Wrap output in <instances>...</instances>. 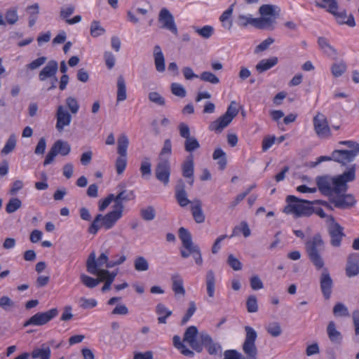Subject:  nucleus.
Segmentation results:
<instances>
[{
  "mask_svg": "<svg viewBox=\"0 0 359 359\" xmlns=\"http://www.w3.org/2000/svg\"><path fill=\"white\" fill-rule=\"evenodd\" d=\"M183 342L187 343L197 353H201L205 348L211 355H216L222 350L221 345L213 341L206 332H198L194 325L188 327L183 337Z\"/></svg>",
  "mask_w": 359,
  "mask_h": 359,
  "instance_id": "obj_1",
  "label": "nucleus"
},
{
  "mask_svg": "<svg viewBox=\"0 0 359 359\" xmlns=\"http://www.w3.org/2000/svg\"><path fill=\"white\" fill-rule=\"evenodd\" d=\"M245 338L242 345L244 355L236 350L231 349L224 351L223 359H258V349L255 344L257 333L250 326H245Z\"/></svg>",
  "mask_w": 359,
  "mask_h": 359,
  "instance_id": "obj_2",
  "label": "nucleus"
},
{
  "mask_svg": "<svg viewBox=\"0 0 359 359\" xmlns=\"http://www.w3.org/2000/svg\"><path fill=\"white\" fill-rule=\"evenodd\" d=\"M339 145H344L348 147V149H335L331 156H321L318 158L317 163L323 161H333L339 163L343 165L354 161L355 157L359 155V143L353 140L340 141L338 143Z\"/></svg>",
  "mask_w": 359,
  "mask_h": 359,
  "instance_id": "obj_3",
  "label": "nucleus"
},
{
  "mask_svg": "<svg viewBox=\"0 0 359 359\" xmlns=\"http://www.w3.org/2000/svg\"><path fill=\"white\" fill-rule=\"evenodd\" d=\"M308 257L317 270L323 269L325 262L322 253L325 250V242L320 233H316L305 243Z\"/></svg>",
  "mask_w": 359,
  "mask_h": 359,
  "instance_id": "obj_4",
  "label": "nucleus"
},
{
  "mask_svg": "<svg viewBox=\"0 0 359 359\" xmlns=\"http://www.w3.org/2000/svg\"><path fill=\"white\" fill-rule=\"evenodd\" d=\"M179 238L182 241V246L185 250H181L180 254L183 258H187L192 255L197 265L203 264V258L198 245L192 241L190 232L184 227L179 229Z\"/></svg>",
  "mask_w": 359,
  "mask_h": 359,
  "instance_id": "obj_5",
  "label": "nucleus"
},
{
  "mask_svg": "<svg viewBox=\"0 0 359 359\" xmlns=\"http://www.w3.org/2000/svg\"><path fill=\"white\" fill-rule=\"evenodd\" d=\"M286 202L288 203L283 212L286 214L293 213L297 217H309L313 213L312 201L299 199L294 196H287Z\"/></svg>",
  "mask_w": 359,
  "mask_h": 359,
  "instance_id": "obj_6",
  "label": "nucleus"
},
{
  "mask_svg": "<svg viewBox=\"0 0 359 359\" xmlns=\"http://www.w3.org/2000/svg\"><path fill=\"white\" fill-rule=\"evenodd\" d=\"M236 25L241 28L251 25L259 29L273 30L275 19L272 18H253L250 13H239L236 18Z\"/></svg>",
  "mask_w": 359,
  "mask_h": 359,
  "instance_id": "obj_7",
  "label": "nucleus"
},
{
  "mask_svg": "<svg viewBox=\"0 0 359 359\" xmlns=\"http://www.w3.org/2000/svg\"><path fill=\"white\" fill-rule=\"evenodd\" d=\"M238 114L237 104L235 101H231L226 111L217 120L211 122L208 126V129L217 133H222L224 128L229 126Z\"/></svg>",
  "mask_w": 359,
  "mask_h": 359,
  "instance_id": "obj_8",
  "label": "nucleus"
},
{
  "mask_svg": "<svg viewBox=\"0 0 359 359\" xmlns=\"http://www.w3.org/2000/svg\"><path fill=\"white\" fill-rule=\"evenodd\" d=\"M109 262L107 253L102 252L96 259V254L93 251L90 253L86 260V270L89 273L97 276L103 270L102 267L106 266L107 268Z\"/></svg>",
  "mask_w": 359,
  "mask_h": 359,
  "instance_id": "obj_9",
  "label": "nucleus"
},
{
  "mask_svg": "<svg viewBox=\"0 0 359 359\" xmlns=\"http://www.w3.org/2000/svg\"><path fill=\"white\" fill-rule=\"evenodd\" d=\"M356 166L351 165L345 172L334 177L335 194L346 193L348 189V183L355 180Z\"/></svg>",
  "mask_w": 359,
  "mask_h": 359,
  "instance_id": "obj_10",
  "label": "nucleus"
},
{
  "mask_svg": "<svg viewBox=\"0 0 359 359\" xmlns=\"http://www.w3.org/2000/svg\"><path fill=\"white\" fill-rule=\"evenodd\" d=\"M57 315L58 310L55 308L51 309L45 312H38L26 320L23 324V327H26L28 326L44 325Z\"/></svg>",
  "mask_w": 359,
  "mask_h": 359,
  "instance_id": "obj_11",
  "label": "nucleus"
},
{
  "mask_svg": "<svg viewBox=\"0 0 359 359\" xmlns=\"http://www.w3.org/2000/svg\"><path fill=\"white\" fill-rule=\"evenodd\" d=\"M71 151V147L69 144L67 142L62 141L61 140H58L52 146L50 151L47 154L46 158L43 161V165H47L53 163L55 159V157L57 154H60L62 156H66L69 154Z\"/></svg>",
  "mask_w": 359,
  "mask_h": 359,
  "instance_id": "obj_12",
  "label": "nucleus"
},
{
  "mask_svg": "<svg viewBox=\"0 0 359 359\" xmlns=\"http://www.w3.org/2000/svg\"><path fill=\"white\" fill-rule=\"evenodd\" d=\"M329 219L331 224L327 227V231L330 237V244L333 247L338 248L346 236L344 233V227L335 221L333 216H330Z\"/></svg>",
  "mask_w": 359,
  "mask_h": 359,
  "instance_id": "obj_13",
  "label": "nucleus"
},
{
  "mask_svg": "<svg viewBox=\"0 0 359 359\" xmlns=\"http://www.w3.org/2000/svg\"><path fill=\"white\" fill-rule=\"evenodd\" d=\"M171 172L170 164L168 158H159L155 168L156 179L164 185L169 183Z\"/></svg>",
  "mask_w": 359,
  "mask_h": 359,
  "instance_id": "obj_14",
  "label": "nucleus"
},
{
  "mask_svg": "<svg viewBox=\"0 0 359 359\" xmlns=\"http://www.w3.org/2000/svg\"><path fill=\"white\" fill-rule=\"evenodd\" d=\"M330 198V203L339 209H349L356 204V200L351 194H334Z\"/></svg>",
  "mask_w": 359,
  "mask_h": 359,
  "instance_id": "obj_15",
  "label": "nucleus"
},
{
  "mask_svg": "<svg viewBox=\"0 0 359 359\" xmlns=\"http://www.w3.org/2000/svg\"><path fill=\"white\" fill-rule=\"evenodd\" d=\"M313 127L319 137L326 138L331 135V130L327 118L320 112H318L313 118Z\"/></svg>",
  "mask_w": 359,
  "mask_h": 359,
  "instance_id": "obj_16",
  "label": "nucleus"
},
{
  "mask_svg": "<svg viewBox=\"0 0 359 359\" xmlns=\"http://www.w3.org/2000/svg\"><path fill=\"white\" fill-rule=\"evenodd\" d=\"M316 182L318 189L323 195L330 198L335 194L334 177L318 176L316 177Z\"/></svg>",
  "mask_w": 359,
  "mask_h": 359,
  "instance_id": "obj_17",
  "label": "nucleus"
},
{
  "mask_svg": "<svg viewBox=\"0 0 359 359\" xmlns=\"http://www.w3.org/2000/svg\"><path fill=\"white\" fill-rule=\"evenodd\" d=\"M158 21L162 24L161 28L170 31L175 35L177 34V28L175 23L174 18L167 8H164L160 11Z\"/></svg>",
  "mask_w": 359,
  "mask_h": 359,
  "instance_id": "obj_18",
  "label": "nucleus"
},
{
  "mask_svg": "<svg viewBox=\"0 0 359 359\" xmlns=\"http://www.w3.org/2000/svg\"><path fill=\"white\" fill-rule=\"evenodd\" d=\"M323 271L320 277V285L323 295L325 299L331 297L333 287V281L327 269L323 267Z\"/></svg>",
  "mask_w": 359,
  "mask_h": 359,
  "instance_id": "obj_19",
  "label": "nucleus"
},
{
  "mask_svg": "<svg viewBox=\"0 0 359 359\" xmlns=\"http://www.w3.org/2000/svg\"><path fill=\"white\" fill-rule=\"evenodd\" d=\"M345 271L346 276L348 278L359 274V253L352 252L348 255Z\"/></svg>",
  "mask_w": 359,
  "mask_h": 359,
  "instance_id": "obj_20",
  "label": "nucleus"
},
{
  "mask_svg": "<svg viewBox=\"0 0 359 359\" xmlns=\"http://www.w3.org/2000/svg\"><path fill=\"white\" fill-rule=\"evenodd\" d=\"M56 129L62 132L65 126H69L72 121L71 114L65 109L62 105L57 107L56 113Z\"/></svg>",
  "mask_w": 359,
  "mask_h": 359,
  "instance_id": "obj_21",
  "label": "nucleus"
},
{
  "mask_svg": "<svg viewBox=\"0 0 359 359\" xmlns=\"http://www.w3.org/2000/svg\"><path fill=\"white\" fill-rule=\"evenodd\" d=\"M175 191L176 200L181 207H185L189 203L191 204L192 201H189L187 198V193L185 190V184L183 180L180 179L177 180Z\"/></svg>",
  "mask_w": 359,
  "mask_h": 359,
  "instance_id": "obj_22",
  "label": "nucleus"
},
{
  "mask_svg": "<svg viewBox=\"0 0 359 359\" xmlns=\"http://www.w3.org/2000/svg\"><path fill=\"white\" fill-rule=\"evenodd\" d=\"M58 70V63L55 60H49L39 73V79L41 81L48 80L50 76L56 75Z\"/></svg>",
  "mask_w": 359,
  "mask_h": 359,
  "instance_id": "obj_23",
  "label": "nucleus"
},
{
  "mask_svg": "<svg viewBox=\"0 0 359 359\" xmlns=\"http://www.w3.org/2000/svg\"><path fill=\"white\" fill-rule=\"evenodd\" d=\"M194 157L191 154H190L189 156H187V159L183 162L182 165V176L188 180L187 182L190 186H192L194 184Z\"/></svg>",
  "mask_w": 359,
  "mask_h": 359,
  "instance_id": "obj_24",
  "label": "nucleus"
},
{
  "mask_svg": "<svg viewBox=\"0 0 359 359\" xmlns=\"http://www.w3.org/2000/svg\"><path fill=\"white\" fill-rule=\"evenodd\" d=\"M123 212L116 208H114V210L105 215H102V226L106 229L109 230L111 229L116 222L122 217Z\"/></svg>",
  "mask_w": 359,
  "mask_h": 359,
  "instance_id": "obj_25",
  "label": "nucleus"
},
{
  "mask_svg": "<svg viewBox=\"0 0 359 359\" xmlns=\"http://www.w3.org/2000/svg\"><path fill=\"white\" fill-rule=\"evenodd\" d=\"M191 211L194 219L196 223L201 224L204 222L205 217L202 210V202L199 199H194L191 205Z\"/></svg>",
  "mask_w": 359,
  "mask_h": 359,
  "instance_id": "obj_26",
  "label": "nucleus"
},
{
  "mask_svg": "<svg viewBox=\"0 0 359 359\" xmlns=\"http://www.w3.org/2000/svg\"><path fill=\"white\" fill-rule=\"evenodd\" d=\"M323 4L316 2V6L318 8H326L327 11L336 16L337 18H342L343 13L337 12L338 4L336 0H322Z\"/></svg>",
  "mask_w": 359,
  "mask_h": 359,
  "instance_id": "obj_27",
  "label": "nucleus"
},
{
  "mask_svg": "<svg viewBox=\"0 0 359 359\" xmlns=\"http://www.w3.org/2000/svg\"><path fill=\"white\" fill-rule=\"evenodd\" d=\"M172 290L175 295L184 297L185 295V289L184 287V281L180 274L175 273L171 276Z\"/></svg>",
  "mask_w": 359,
  "mask_h": 359,
  "instance_id": "obj_28",
  "label": "nucleus"
},
{
  "mask_svg": "<svg viewBox=\"0 0 359 359\" xmlns=\"http://www.w3.org/2000/svg\"><path fill=\"white\" fill-rule=\"evenodd\" d=\"M278 62L277 57H271L268 59L261 60L255 66V69L259 74L270 69L273 67L277 65Z\"/></svg>",
  "mask_w": 359,
  "mask_h": 359,
  "instance_id": "obj_29",
  "label": "nucleus"
},
{
  "mask_svg": "<svg viewBox=\"0 0 359 359\" xmlns=\"http://www.w3.org/2000/svg\"><path fill=\"white\" fill-rule=\"evenodd\" d=\"M127 98L126 81L122 75L117 79V95L116 102H123Z\"/></svg>",
  "mask_w": 359,
  "mask_h": 359,
  "instance_id": "obj_30",
  "label": "nucleus"
},
{
  "mask_svg": "<svg viewBox=\"0 0 359 359\" xmlns=\"http://www.w3.org/2000/svg\"><path fill=\"white\" fill-rule=\"evenodd\" d=\"M133 198V194L131 192L129 194L126 193V190L121 191L116 196H114V208H116L123 212V201H130Z\"/></svg>",
  "mask_w": 359,
  "mask_h": 359,
  "instance_id": "obj_31",
  "label": "nucleus"
},
{
  "mask_svg": "<svg viewBox=\"0 0 359 359\" xmlns=\"http://www.w3.org/2000/svg\"><path fill=\"white\" fill-rule=\"evenodd\" d=\"M172 341L174 346L178 349L182 355L189 358H193L194 356V352L184 345L178 335L174 336Z\"/></svg>",
  "mask_w": 359,
  "mask_h": 359,
  "instance_id": "obj_32",
  "label": "nucleus"
},
{
  "mask_svg": "<svg viewBox=\"0 0 359 359\" xmlns=\"http://www.w3.org/2000/svg\"><path fill=\"white\" fill-rule=\"evenodd\" d=\"M205 283L208 296L213 297L215 289V276L212 270L208 271L205 276Z\"/></svg>",
  "mask_w": 359,
  "mask_h": 359,
  "instance_id": "obj_33",
  "label": "nucleus"
},
{
  "mask_svg": "<svg viewBox=\"0 0 359 359\" xmlns=\"http://www.w3.org/2000/svg\"><path fill=\"white\" fill-rule=\"evenodd\" d=\"M156 313L160 316L158 318V322L160 324H165L167 318L172 315V311L163 304L159 303L156 306Z\"/></svg>",
  "mask_w": 359,
  "mask_h": 359,
  "instance_id": "obj_34",
  "label": "nucleus"
},
{
  "mask_svg": "<svg viewBox=\"0 0 359 359\" xmlns=\"http://www.w3.org/2000/svg\"><path fill=\"white\" fill-rule=\"evenodd\" d=\"M318 43L320 49L329 57H334L337 55V50L328 43V41L325 37H319Z\"/></svg>",
  "mask_w": 359,
  "mask_h": 359,
  "instance_id": "obj_35",
  "label": "nucleus"
},
{
  "mask_svg": "<svg viewBox=\"0 0 359 359\" xmlns=\"http://www.w3.org/2000/svg\"><path fill=\"white\" fill-rule=\"evenodd\" d=\"M212 158L218 161L217 164L221 170L225 169L227 164V160L226 153L221 148H217L215 149L212 154Z\"/></svg>",
  "mask_w": 359,
  "mask_h": 359,
  "instance_id": "obj_36",
  "label": "nucleus"
},
{
  "mask_svg": "<svg viewBox=\"0 0 359 359\" xmlns=\"http://www.w3.org/2000/svg\"><path fill=\"white\" fill-rule=\"evenodd\" d=\"M81 282L88 288H94L99 283L103 282V278H101L100 276H97V278L90 277L86 274L82 273L80 276Z\"/></svg>",
  "mask_w": 359,
  "mask_h": 359,
  "instance_id": "obj_37",
  "label": "nucleus"
},
{
  "mask_svg": "<svg viewBox=\"0 0 359 359\" xmlns=\"http://www.w3.org/2000/svg\"><path fill=\"white\" fill-rule=\"evenodd\" d=\"M327 332L329 339L332 342H339L341 339V333L337 330L336 325L334 321H330L327 327Z\"/></svg>",
  "mask_w": 359,
  "mask_h": 359,
  "instance_id": "obj_38",
  "label": "nucleus"
},
{
  "mask_svg": "<svg viewBox=\"0 0 359 359\" xmlns=\"http://www.w3.org/2000/svg\"><path fill=\"white\" fill-rule=\"evenodd\" d=\"M117 152L120 156H127V149L129 144V140L126 135H121L117 141Z\"/></svg>",
  "mask_w": 359,
  "mask_h": 359,
  "instance_id": "obj_39",
  "label": "nucleus"
},
{
  "mask_svg": "<svg viewBox=\"0 0 359 359\" xmlns=\"http://www.w3.org/2000/svg\"><path fill=\"white\" fill-rule=\"evenodd\" d=\"M240 233H242L245 237H248L250 235L251 231L246 222H241L238 226H235L232 234L229 237L232 238Z\"/></svg>",
  "mask_w": 359,
  "mask_h": 359,
  "instance_id": "obj_40",
  "label": "nucleus"
},
{
  "mask_svg": "<svg viewBox=\"0 0 359 359\" xmlns=\"http://www.w3.org/2000/svg\"><path fill=\"white\" fill-rule=\"evenodd\" d=\"M17 139L15 134H11L7 140L4 148L1 150V154L7 155L12 152L16 147Z\"/></svg>",
  "mask_w": 359,
  "mask_h": 359,
  "instance_id": "obj_41",
  "label": "nucleus"
},
{
  "mask_svg": "<svg viewBox=\"0 0 359 359\" xmlns=\"http://www.w3.org/2000/svg\"><path fill=\"white\" fill-rule=\"evenodd\" d=\"M50 349L49 347L35 348L32 351L31 355L34 359L40 358L41 359H50Z\"/></svg>",
  "mask_w": 359,
  "mask_h": 359,
  "instance_id": "obj_42",
  "label": "nucleus"
},
{
  "mask_svg": "<svg viewBox=\"0 0 359 359\" xmlns=\"http://www.w3.org/2000/svg\"><path fill=\"white\" fill-rule=\"evenodd\" d=\"M149 262L142 256L137 257L134 260V267L137 271H146L149 269Z\"/></svg>",
  "mask_w": 359,
  "mask_h": 359,
  "instance_id": "obj_43",
  "label": "nucleus"
},
{
  "mask_svg": "<svg viewBox=\"0 0 359 359\" xmlns=\"http://www.w3.org/2000/svg\"><path fill=\"white\" fill-rule=\"evenodd\" d=\"M90 35L93 37H98L105 33V29L100 25L97 20H93L90 24Z\"/></svg>",
  "mask_w": 359,
  "mask_h": 359,
  "instance_id": "obj_44",
  "label": "nucleus"
},
{
  "mask_svg": "<svg viewBox=\"0 0 359 359\" xmlns=\"http://www.w3.org/2000/svg\"><path fill=\"white\" fill-rule=\"evenodd\" d=\"M102 222V215L98 214L95 217L94 220L88 229V231L90 234L95 235L101 227Z\"/></svg>",
  "mask_w": 359,
  "mask_h": 359,
  "instance_id": "obj_45",
  "label": "nucleus"
},
{
  "mask_svg": "<svg viewBox=\"0 0 359 359\" xmlns=\"http://www.w3.org/2000/svg\"><path fill=\"white\" fill-rule=\"evenodd\" d=\"M267 332L273 337H277L282 334V329L280 323L278 322H272L266 326Z\"/></svg>",
  "mask_w": 359,
  "mask_h": 359,
  "instance_id": "obj_46",
  "label": "nucleus"
},
{
  "mask_svg": "<svg viewBox=\"0 0 359 359\" xmlns=\"http://www.w3.org/2000/svg\"><path fill=\"white\" fill-rule=\"evenodd\" d=\"M184 149L187 152H193L200 148V144L195 137H191L184 141Z\"/></svg>",
  "mask_w": 359,
  "mask_h": 359,
  "instance_id": "obj_47",
  "label": "nucleus"
},
{
  "mask_svg": "<svg viewBox=\"0 0 359 359\" xmlns=\"http://www.w3.org/2000/svg\"><path fill=\"white\" fill-rule=\"evenodd\" d=\"M22 206L21 201L18 198H12L9 200L6 206V211L8 214L13 213Z\"/></svg>",
  "mask_w": 359,
  "mask_h": 359,
  "instance_id": "obj_48",
  "label": "nucleus"
},
{
  "mask_svg": "<svg viewBox=\"0 0 359 359\" xmlns=\"http://www.w3.org/2000/svg\"><path fill=\"white\" fill-rule=\"evenodd\" d=\"M199 78L201 81L211 84H217L219 83V79L213 73L208 71L203 72L200 74Z\"/></svg>",
  "mask_w": 359,
  "mask_h": 359,
  "instance_id": "obj_49",
  "label": "nucleus"
},
{
  "mask_svg": "<svg viewBox=\"0 0 359 359\" xmlns=\"http://www.w3.org/2000/svg\"><path fill=\"white\" fill-rule=\"evenodd\" d=\"M148 99L150 102L158 106L164 107L165 105V98L158 92H150L148 94Z\"/></svg>",
  "mask_w": 359,
  "mask_h": 359,
  "instance_id": "obj_50",
  "label": "nucleus"
},
{
  "mask_svg": "<svg viewBox=\"0 0 359 359\" xmlns=\"http://www.w3.org/2000/svg\"><path fill=\"white\" fill-rule=\"evenodd\" d=\"M333 314L337 317L348 316V308L342 303H337L333 308Z\"/></svg>",
  "mask_w": 359,
  "mask_h": 359,
  "instance_id": "obj_51",
  "label": "nucleus"
},
{
  "mask_svg": "<svg viewBox=\"0 0 359 359\" xmlns=\"http://www.w3.org/2000/svg\"><path fill=\"white\" fill-rule=\"evenodd\" d=\"M140 215L145 221H151L155 218L156 212L152 206H147L140 210Z\"/></svg>",
  "mask_w": 359,
  "mask_h": 359,
  "instance_id": "obj_52",
  "label": "nucleus"
},
{
  "mask_svg": "<svg viewBox=\"0 0 359 359\" xmlns=\"http://www.w3.org/2000/svg\"><path fill=\"white\" fill-rule=\"evenodd\" d=\"M194 30L204 39H209L214 33V28L210 25H205L202 28L194 27Z\"/></svg>",
  "mask_w": 359,
  "mask_h": 359,
  "instance_id": "obj_53",
  "label": "nucleus"
},
{
  "mask_svg": "<svg viewBox=\"0 0 359 359\" xmlns=\"http://www.w3.org/2000/svg\"><path fill=\"white\" fill-rule=\"evenodd\" d=\"M246 307L249 313H255L258 311L257 299L255 295H250L246 301Z\"/></svg>",
  "mask_w": 359,
  "mask_h": 359,
  "instance_id": "obj_54",
  "label": "nucleus"
},
{
  "mask_svg": "<svg viewBox=\"0 0 359 359\" xmlns=\"http://www.w3.org/2000/svg\"><path fill=\"white\" fill-rule=\"evenodd\" d=\"M346 70V65L344 62L334 63L332 65L331 71L334 76H341Z\"/></svg>",
  "mask_w": 359,
  "mask_h": 359,
  "instance_id": "obj_55",
  "label": "nucleus"
},
{
  "mask_svg": "<svg viewBox=\"0 0 359 359\" xmlns=\"http://www.w3.org/2000/svg\"><path fill=\"white\" fill-rule=\"evenodd\" d=\"M126 165H127L126 156H119L116 158V163H115L116 170L117 174L121 175L124 172V170L126 168Z\"/></svg>",
  "mask_w": 359,
  "mask_h": 359,
  "instance_id": "obj_56",
  "label": "nucleus"
},
{
  "mask_svg": "<svg viewBox=\"0 0 359 359\" xmlns=\"http://www.w3.org/2000/svg\"><path fill=\"white\" fill-rule=\"evenodd\" d=\"M259 12L261 18H271V16L274 15V7L272 5L264 4L259 7Z\"/></svg>",
  "mask_w": 359,
  "mask_h": 359,
  "instance_id": "obj_57",
  "label": "nucleus"
},
{
  "mask_svg": "<svg viewBox=\"0 0 359 359\" xmlns=\"http://www.w3.org/2000/svg\"><path fill=\"white\" fill-rule=\"evenodd\" d=\"M274 39L271 37H269L266 39L264 40L261 43L257 46L255 48L254 53L257 54L260 52H263L267 50L269 46L273 43Z\"/></svg>",
  "mask_w": 359,
  "mask_h": 359,
  "instance_id": "obj_58",
  "label": "nucleus"
},
{
  "mask_svg": "<svg viewBox=\"0 0 359 359\" xmlns=\"http://www.w3.org/2000/svg\"><path fill=\"white\" fill-rule=\"evenodd\" d=\"M226 262L234 271H240L242 269L241 262L232 254L229 255Z\"/></svg>",
  "mask_w": 359,
  "mask_h": 359,
  "instance_id": "obj_59",
  "label": "nucleus"
},
{
  "mask_svg": "<svg viewBox=\"0 0 359 359\" xmlns=\"http://www.w3.org/2000/svg\"><path fill=\"white\" fill-rule=\"evenodd\" d=\"M170 88L171 92L173 95L180 97H184L186 96V90L181 84L177 83H172Z\"/></svg>",
  "mask_w": 359,
  "mask_h": 359,
  "instance_id": "obj_60",
  "label": "nucleus"
},
{
  "mask_svg": "<svg viewBox=\"0 0 359 359\" xmlns=\"http://www.w3.org/2000/svg\"><path fill=\"white\" fill-rule=\"evenodd\" d=\"M47 61V57L45 56L39 57L28 65H27V68L30 70H34L42 66Z\"/></svg>",
  "mask_w": 359,
  "mask_h": 359,
  "instance_id": "obj_61",
  "label": "nucleus"
},
{
  "mask_svg": "<svg viewBox=\"0 0 359 359\" xmlns=\"http://www.w3.org/2000/svg\"><path fill=\"white\" fill-rule=\"evenodd\" d=\"M66 104L72 114H75L78 112L79 109V104L76 98L73 97H68L66 99Z\"/></svg>",
  "mask_w": 359,
  "mask_h": 359,
  "instance_id": "obj_62",
  "label": "nucleus"
},
{
  "mask_svg": "<svg viewBox=\"0 0 359 359\" xmlns=\"http://www.w3.org/2000/svg\"><path fill=\"white\" fill-rule=\"evenodd\" d=\"M178 130L180 135L184 138L185 140H187L188 138L191 137V133H190V128L187 124L185 123H180L178 125Z\"/></svg>",
  "mask_w": 359,
  "mask_h": 359,
  "instance_id": "obj_63",
  "label": "nucleus"
},
{
  "mask_svg": "<svg viewBox=\"0 0 359 359\" xmlns=\"http://www.w3.org/2000/svg\"><path fill=\"white\" fill-rule=\"evenodd\" d=\"M154 59L156 71L163 72L165 69L164 55L154 56Z\"/></svg>",
  "mask_w": 359,
  "mask_h": 359,
  "instance_id": "obj_64",
  "label": "nucleus"
}]
</instances>
